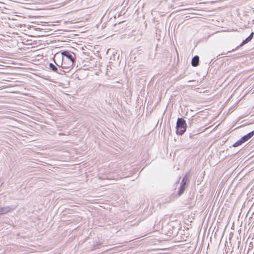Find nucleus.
Instances as JSON below:
<instances>
[{"instance_id": "obj_1", "label": "nucleus", "mask_w": 254, "mask_h": 254, "mask_svg": "<svg viewBox=\"0 0 254 254\" xmlns=\"http://www.w3.org/2000/svg\"><path fill=\"white\" fill-rule=\"evenodd\" d=\"M187 124L183 118H178L176 124V133L182 135L186 130Z\"/></svg>"}, {"instance_id": "obj_2", "label": "nucleus", "mask_w": 254, "mask_h": 254, "mask_svg": "<svg viewBox=\"0 0 254 254\" xmlns=\"http://www.w3.org/2000/svg\"><path fill=\"white\" fill-rule=\"evenodd\" d=\"M62 55L63 56V57H65L67 60H68L69 61V64H70L71 65H73V64L75 61V59H74V57L73 56V55L71 54H70L68 51H65L62 53ZM64 60L63 58H62L63 62H64Z\"/></svg>"}, {"instance_id": "obj_3", "label": "nucleus", "mask_w": 254, "mask_h": 254, "mask_svg": "<svg viewBox=\"0 0 254 254\" xmlns=\"http://www.w3.org/2000/svg\"><path fill=\"white\" fill-rule=\"evenodd\" d=\"M17 207V205L7 206L0 208V215L5 214L12 211Z\"/></svg>"}, {"instance_id": "obj_4", "label": "nucleus", "mask_w": 254, "mask_h": 254, "mask_svg": "<svg viewBox=\"0 0 254 254\" xmlns=\"http://www.w3.org/2000/svg\"><path fill=\"white\" fill-rule=\"evenodd\" d=\"M254 135V130L253 131L249 132L247 134L244 135L242 138L243 140L244 141V142H246L247 140H248L249 139H250L251 137H252Z\"/></svg>"}, {"instance_id": "obj_5", "label": "nucleus", "mask_w": 254, "mask_h": 254, "mask_svg": "<svg viewBox=\"0 0 254 254\" xmlns=\"http://www.w3.org/2000/svg\"><path fill=\"white\" fill-rule=\"evenodd\" d=\"M199 63V57L197 56H194L191 61V64L193 66H196L198 65Z\"/></svg>"}, {"instance_id": "obj_6", "label": "nucleus", "mask_w": 254, "mask_h": 254, "mask_svg": "<svg viewBox=\"0 0 254 254\" xmlns=\"http://www.w3.org/2000/svg\"><path fill=\"white\" fill-rule=\"evenodd\" d=\"M49 67L52 71L56 72L58 73H60V72L58 71L57 67L53 64L50 63L49 64Z\"/></svg>"}, {"instance_id": "obj_7", "label": "nucleus", "mask_w": 254, "mask_h": 254, "mask_svg": "<svg viewBox=\"0 0 254 254\" xmlns=\"http://www.w3.org/2000/svg\"><path fill=\"white\" fill-rule=\"evenodd\" d=\"M185 186H186L185 185L181 184V186L179 188V192H178L179 195H181V194H182L183 193V192H184V190H185Z\"/></svg>"}, {"instance_id": "obj_8", "label": "nucleus", "mask_w": 254, "mask_h": 254, "mask_svg": "<svg viewBox=\"0 0 254 254\" xmlns=\"http://www.w3.org/2000/svg\"><path fill=\"white\" fill-rule=\"evenodd\" d=\"M245 142L243 140L242 138H241L240 140L236 142L233 146L235 147H238V146L242 144L243 143Z\"/></svg>"}, {"instance_id": "obj_9", "label": "nucleus", "mask_w": 254, "mask_h": 254, "mask_svg": "<svg viewBox=\"0 0 254 254\" xmlns=\"http://www.w3.org/2000/svg\"><path fill=\"white\" fill-rule=\"evenodd\" d=\"M252 39H251L250 37H247L245 40H244L243 41V42L240 44V46H242L243 45H244V44L248 43L249 42H250Z\"/></svg>"}, {"instance_id": "obj_10", "label": "nucleus", "mask_w": 254, "mask_h": 254, "mask_svg": "<svg viewBox=\"0 0 254 254\" xmlns=\"http://www.w3.org/2000/svg\"><path fill=\"white\" fill-rule=\"evenodd\" d=\"M187 181V177L186 176H185L182 179V182L181 183V184L183 185H186V182Z\"/></svg>"}, {"instance_id": "obj_11", "label": "nucleus", "mask_w": 254, "mask_h": 254, "mask_svg": "<svg viewBox=\"0 0 254 254\" xmlns=\"http://www.w3.org/2000/svg\"><path fill=\"white\" fill-rule=\"evenodd\" d=\"M254 36V32H252L249 37H250L251 39H252Z\"/></svg>"}]
</instances>
